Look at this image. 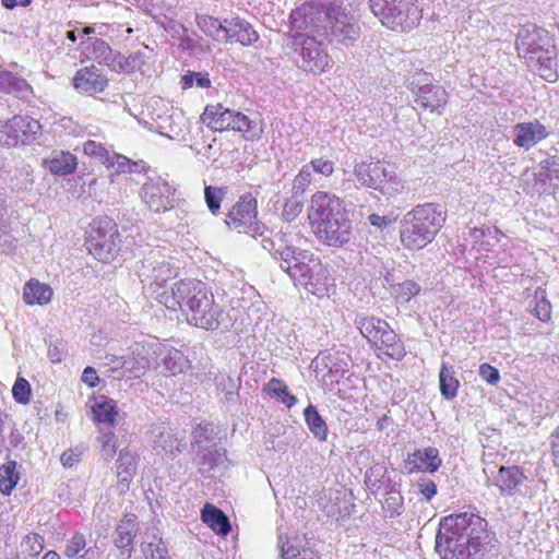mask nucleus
Segmentation results:
<instances>
[{
	"instance_id": "nucleus-1",
	"label": "nucleus",
	"mask_w": 559,
	"mask_h": 559,
	"mask_svg": "<svg viewBox=\"0 0 559 559\" xmlns=\"http://www.w3.org/2000/svg\"><path fill=\"white\" fill-rule=\"evenodd\" d=\"M257 213V200L251 194H245L228 211L225 224L229 229H236L238 233L250 230L254 238L259 237L262 248L271 254L295 285L302 286L318 297L326 295L330 273L320 257L296 246L292 233L253 224Z\"/></svg>"
},
{
	"instance_id": "nucleus-2",
	"label": "nucleus",
	"mask_w": 559,
	"mask_h": 559,
	"mask_svg": "<svg viewBox=\"0 0 559 559\" xmlns=\"http://www.w3.org/2000/svg\"><path fill=\"white\" fill-rule=\"evenodd\" d=\"M487 521L474 512L443 516L436 535L441 559H484Z\"/></svg>"
},
{
	"instance_id": "nucleus-3",
	"label": "nucleus",
	"mask_w": 559,
	"mask_h": 559,
	"mask_svg": "<svg viewBox=\"0 0 559 559\" xmlns=\"http://www.w3.org/2000/svg\"><path fill=\"white\" fill-rule=\"evenodd\" d=\"M308 217L317 239L330 247L350 240L352 221L344 201L333 193L317 191L310 200Z\"/></svg>"
},
{
	"instance_id": "nucleus-4",
	"label": "nucleus",
	"mask_w": 559,
	"mask_h": 559,
	"mask_svg": "<svg viewBox=\"0 0 559 559\" xmlns=\"http://www.w3.org/2000/svg\"><path fill=\"white\" fill-rule=\"evenodd\" d=\"M444 223L445 214L440 204H419L403 216L401 241L407 249H421L436 238Z\"/></svg>"
},
{
	"instance_id": "nucleus-5",
	"label": "nucleus",
	"mask_w": 559,
	"mask_h": 559,
	"mask_svg": "<svg viewBox=\"0 0 559 559\" xmlns=\"http://www.w3.org/2000/svg\"><path fill=\"white\" fill-rule=\"evenodd\" d=\"M416 0H369L372 13L381 23L395 32H406L415 27L420 12Z\"/></svg>"
},
{
	"instance_id": "nucleus-6",
	"label": "nucleus",
	"mask_w": 559,
	"mask_h": 559,
	"mask_svg": "<svg viewBox=\"0 0 559 559\" xmlns=\"http://www.w3.org/2000/svg\"><path fill=\"white\" fill-rule=\"evenodd\" d=\"M138 276L157 300V292L169 290L167 282L177 276V267L159 249H150L136 267Z\"/></svg>"
},
{
	"instance_id": "nucleus-7",
	"label": "nucleus",
	"mask_w": 559,
	"mask_h": 559,
	"mask_svg": "<svg viewBox=\"0 0 559 559\" xmlns=\"http://www.w3.org/2000/svg\"><path fill=\"white\" fill-rule=\"evenodd\" d=\"M86 249L102 262L112 260L120 250L117 224L108 216L93 219L85 241Z\"/></svg>"
},
{
	"instance_id": "nucleus-8",
	"label": "nucleus",
	"mask_w": 559,
	"mask_h": 559,
	"mask_svg": "<svg viewBox=\"0 0 559 559\" xmlns=\"http://www.w3.org/2000/svg\"><path fill=\"white\" fill-rule=\"evenodd\" d=\"M290 28L304 36H323L328 32L329 5L320 1H307L289 15Z\"/></svg>"
},
{
	"instance_id": "nucleus-9",
	"label": "nucleus",
	"mask_w": 559,
	"mask_h": 559,
	"mask_svg": "<svg viewBox=\"0 0 559 559\" xmlns=\"http://www.w3.org/2000/svg\"><path fill=\"white\" fill-rule=\"evenodd\" d=\"M206 285L195 278H186L176 282L169 290H156L157 301L169 310L180 309L187 314L199 300L200 295L206 293Z\"/></svg>"
},
{
	"instance_id": "nucleus-10",
	"label": "nucleus",
	"mask_w": 559,
	"mask_h": 559,
	"mask_svg": "<svg viewBox=\"0 0 559 559\" xmlns=\"http://www.w3.org/2000/svg\"><path fill=\"white\" fill-rule=\"evenodd\" d=\"M357 17L336 1L329 4L328 32L324 37L345 46L354 44L360 36Z\"/></svg>"
},
{
	"instance_id": "nucleus-11",
	"label": "nucleus",
	"mask_w": 559,
	"mask_h": 559,
	"mask_svg": "<svg viewBox=\"0 0 559 559\" xmlns=\"http://www.w3.org/2000/svg\"><path fill=\"white\" fill-rule=\"evenodd\" d=\"M298 69L320 75L331 66V57L325 48L314 36L294 35Z\"/></svg>"
},
{
	"instance_id": "nucleus-12",
	"label": "nucleus",
	"mask_w": 559,
	"mask_h": 559,
	"mask_svg": "<svg viewBox=\"0 0 559 559\" xmlns=\"http://www.w3.org/2000/svg\"><path fill=\"white\" fill-rule=\"evenodd\" d=\"M199 302L186 314L187 321L207 331L228 328L230 320L219 305L215 304L213 294L207 290L200 295Z\"/></svg>"
},
{
	"instance_id": "nucleus-13",
	"label": "nucleus",
	"mask_w": 559,
	"mask_h": 559,
	"mask_svg": "<svg viewBox=\"0 0 559 559\" xmlns=\"http://www.w3.org/2000/svg\"><path fill=\"white\" fill-rule=\"evenodd\" d=\"M555 47L549 32L535 24L522 25L516 34L515 48L520 57L530 60V57H536Z\"/></svg>"
},
{
	"instance_id": "nucleus-14",
	"label": "nucleus",
	"mask_w": 559,
	"mask_h": 559,
	"mask_svg": "<svg viewBox=\"0 0 559 559\" xmlns=\"http://www.w3.org/2000/svg\"><path fill=\"white\" fill-rule=\"evenodd\" d=\"M176 188L162 177L147 178L141 188V198L155 213H164L174 207Z\"/></svg>"
},
{
	"instance_id": "nucleus-15",
	"label": "nucleus",
	"mask_w": 559,
	"mask_h": 559,
	"mask_svg": "<svg viewBox=\"0 0 559 559\" xmlns=\"http://www.w3.org/2000/svg\"><path fill=\"white\" fill-rule=\"evenodd\" d=\"M550 132L539 120L534 119L527 122H519L513 127V143L515 146L531 150L540 141L548 138Z\"/></svg>"
},
{
	"instance_id": "nucleus-16",
	"label": "nucleus",
	"mask_w": 559,
	"mask_h": 559,
	"mask_svg": "<svg viewBox=\"0 0 559 559\" xmlns=\"http://www.w3.org/2000/svg\"><path fill=\"white\" fill-rule=\"evenodd\" d=\"M193 461L205 478H216L223 475L227 467L225 451L218 448L195 451Z\"/></svg>"
},
{
	"instance_id": "nucleus-17",
	"label": "nucleus",
	"mask_w": 559,
	"mask_h": 559,
	"mask_svg": "<svg viewBox=\"0 0 559 559\" xmlns=\"http://www.w3.org/2000/svg\"><path fill=\"white\" fill-rule=\"evenodd\" d=\"M222 43L250 46L259 39L258 32L245 19L238 16L225 19V29Z\"/></svg>"
},
{
	"instance_id": "nucleus-18",
	"label": "nucleus",
	"mask_w": 559,
	"mask_h": 559,
	"mask_svg": "<svg viewBox=\"0 0 559 559\" xmlns=\"http://www.w3.org/2000/svg\"><path fill=\"white\" fill-rule=\"evenodd\" d=\"M405 465L409 466L411 474L416 472L433 474L442 465V459L437 448L427 447L408 453Z\"/></svg>"
},
{
	"instance_id": "nucleus-19",
	"label": "nucleus",
	"mask_w": 559,
	"mask_h": 559,
	"mask_svg": "<svg viewBox=\"0 0 559 559\" xmlns=\"http://www.w3.org/2000/svg\"><path fill=\"white\" fill-rule=\"evenodd\" d=\"M73 86L80 93H102L108 86V79L103 71L95 66L85 67L76 71L73 78Z\"/></svg>"
},
{
	"instance_id": "nucleus-20",
	"label": "nucleus",
	"mask_w": 559,
	"mask_h": 559,
	"mask_svg": "<svg viewBox=\"0 0 559 559\" xmlns=\"http://www.w3.org/2000/svg\"><path fill=\"white\" fill-rule=\"evenodd\" d=\"M426 81L423 84H420V81L417 83L415 80L412 81L411 84L417 87L415 102L424 109H428L431 112L437 111L445 106L448 102L447 92L442 86L431 84L428 78Z\"/></svg>"
},
{
	"instance_id": "nucleus-21",
	"label": "nucleus",
	"mask_w": 559,
	"mask_h": 559,
	"mask_svg": "<svg viewBox=\"0 0 559 559\" xmlns=\"http://www.w3.org/2000/svg\"><path fill=\"white\" fill-rule=\"evenodd\" d=\"M353 173L360 186L374 190H378L382 181H385L386 176H389L385 163L380 160L357 163Z\"/></svg>"
},
{
	"instance_id": "nucleus-22",
	"label": "nucleus",
	"mask_w": 559,
	"mask_h": 559,
	"mask_svg": "<svg viewBox=\"0 0 559 559\" xmlns=\"http://www.w3.org/2000/svg\"><path fill=\"white\" fill-rule=\"evenodd\" d=\"M527 67L542 79L548 82H555L559 76V61L557 58L556 46L547 52L540 53L536 57H530L526 61Z\"/></svg>"
},
{
	"instance_id": "nucleus-23",
	"label": "nucleus",
	"mask_w": 559,
	"mask_h": 559,
	"mask_svg": "<svg viewBox=\"0 0 559 559\" xmlns=\"http://www.w3.org/2000/svg\"><path fill=\"white\" fill-rule=\"evenodd\" d=\"M236 112L237 110L224 107L222 104L207 105L201 119L214 131H228L231 130Z\"/></svg>"
},
{
	"instance_id": "nucleus-24",
	"label": "nucleus",
	"mask_w": 559,
	"mask_h": 559,
	"mask_svg": "<svg viewBox=\"0 0 559 559\" xmlns=\"http://www.w3.org/2000/svg\"><path fill=\"white\" fill-rule=\"evenodd\" d=\"M43 166L55 176H67L75 171L78 158L69 151L53 150L43 158Z\"/></svg>"
},
{
	"instance_id": "nucleus-25",
	"label": "nucleus",
	"mask_w": 559,
	"mask_h": 559,
	"mask_svg": "<svg viewBox=\"0 0 559 559\" xmlns=\"http://www.w3.org/2000/svg\"><path fill=\"white\" fill-rule=\"evenodd\" d=\"M40 124L37 120L28 116H14L9 120V129L17 132L9 143L11 144H29L36 139L37 133L40 131Z\"/></svg>"
},
{
	"instance_id": "nucleus-26",
	"label": "nucleus",
	"mask_w": 559,
	"mask_h": 559,
	"mask_svg": "<svg viewBox=\"0 0 559 559\" xmlns=\"http://www.w3.org/2000/svg\"><path fill=\"white\" fill-rule=\"evenodd\" d=\"M521 467L516 465L500 466L498 475L495 478V485L499 488L500 495L503 497H512L515 495L518 487L525 479Z\"/></svg>"
},
{
	"instance_id": "nucleus-27",
	"label": "nucleus",
	"mask_w": 559,
	"mask_h": 559,
	"mask_svg": "<svg viewBox=\"0 0 559 559\" xmlns=\"http://www.w3.org/2000/svg\"><path fill=\"white\" fill-rule=\"evenodd\" d=\"M231 130L240 132L246 141H259L263 134V122L259 115H245L241 111L236 112Z\"/></svg>"
},
{
	"instance_id": "nucleus-28",
	"label": "nucleus",
	"mask_w": 559,
	"mask_h": 559,
	"mask_svg": "<svg viewBox=\"0 0 559 559\" xmlns=\"http://www.w3.org/2000/svg\"><path fill=\"white\" fill-rule=\"evenodd\" d=\"M0 88L19 98H27L33 93L26 80L7 70H0Z\"/></svg>"
},
{
	"instance_id": "nucleus-29",
	"label": "nucleus",
	"mask_w": 559,
	"mask_h": 559,
	"mask_svg": "<svg viewBox=\"0 0 559 559\" xmlns=\"http://www.w3.org/2000/svg\"><path fill=\"white\" fill-rule=\"evenodd\" d=\"M460 381L455 376L454 367L445 361L441 362L439 371V389L443 399L451 401L457 396Z\"/></svg>"
},
{
	"instance_id": "nucleus-30",
	"label": "nucleus",
	"mask_w": 559,
	"mask_h": 559,
	"mask_svg": "<svg viewBox=\"0 0 559 559\" xmlns=\"http://www.w3.org/2000/svg\"><path fill=\"white\" fill-rule=\"evenodd\" d=\"M135 526V520L130 516H124L117 525L115 546L121 550V555L131 556Z\"/></svg>"
},
{
	"instance_id": "nucleus-31",
	"label": "nucleus",
	"mask_w": 559,
	"mask_h": 559,
	"mask_svg": "<svg viewBox=\"0 0 559 559\" xmlns=\"http://www.w3.org/2000/svg\"><path fill=\"white\" fill-rule=\"evenodd\" d=\"M304 418L313 438L319 442H325L328 439L329 429L317 406L310 403L304 409Z\"/></svg>"
},
{
	"instance_id": "nucleus-32",
	"label": "nucleus",
	"mask_w": 559,
	"mask_h": 559,
	"mask_svg": "<svg viewBox=\"0 0 559 559\" xmlns=\"http://www.w3.org/2000/svg\"><path fill=\"white\" fill-rule=\"evenodd\" d=\"M201 519L217 534L227 535L230 531L227 515L214 506L205 504L201 511Z\"/></svg>"
},
{
	"instance_id": "nucleus-33",
	"label": "nucleus",
	"mask_w": 559,
	"mask_h": 559,
	"mask_svg": "<svg viewBox=\"0 0 559 559\" xmlns=\"http://www.w3.org/2000/svg\"><path fill=\"white\" fill-rule=\"evenodd\" d=\"M192 449L194 451L217 448V432L212 423L198 425L192 432Z\"/></svg>"
},
{
	"instance_id": "nucleus-34",
	"label": "nucleus",
	"mask_w": 559,
	"mask_h": 559,
	"mask_svg": "<svg viewBox=\"0 0 559 559\" xmlns=\"http://www.w3.org/2000/svg\"><path fill=\"white\" fill-rule=\"evenodd\" d=\"M52 297V289L46 284L31 280L24 288L23 299L27 305H46Z\"/></svg>"
},
{
	"instance_id": "nucleus-35",
	"label": "nucleus",
	"mask_w": 559,
	"mask_h": 559,
	"mask_svg": "<svg viewBox=\"0 0 559 559\" xmlns=\"http://www.w3.org/2000/svg\"><path fill=\"white\" fill-rule=\"evenodd\" d=\"M263 392L275 397L280 403L286 407L292 408L298 402V399L289 392V389L284 380L272 378L263 386Z\"/></svg>"
},
{
	"instance_id": "nucleus-36",
	"label": "nucleus",
	"mask_w": 559,
	"mask_h": 559,
	"mask_svg": "<svg viewBox=\"0 0 559 559\" xmlns=\"http://www.w3.org/2000/svg\"><path fill=\"white\" fill-rule=\"evenodd\" d=\"M92 414L95 421L112 425L118 409L114 400L100 396L92 405Z\"/></svg>"
},
{
	"instance_id": "nucleus-37",
	"label": "nucleus",
	"mask_w": 559,
	"mask_h": 559,
	"mask_svg": "<svg viewBox=\"0 0 559 559\" xmlns=\"http://www.w3.org/2000/svg\"><path fill=\"white\" fill-rule=\"evenodd\" d=\"M379 350H383L392 359L401 360L405 357L406 350L399 335L391 328L379 343Z\"/></svg>"
},
{
	"instance_id": "nucleus-38",
	"label": "nucleus",
	"mask_w": 559,
	"mask_h": 559,
	"mask_svg": "<svg viewBox=\"0 0 559 559\" xmlns=\"http://www.w3.org/2000/svg\"><path fill=\"white\" fill-rule=\"evenodd\" d=\"M88 40H91V57L95 59L99 64H104L109 69H112V64L116 61V53L109 44L100 38H88Z\"/></svg>"
},
{
	"instance_id": "nucleus-39",
	"label": "nucleus",
	"mask_w": 559,
	"mask_h": 559,
	"mask_svg": "<svg viewBox=\"0 0 559 559\" xmlns=\"http://www.w3.org/2000/svg\"><path fill=\"white\" fill-rule=\"evenodd\" d=\"M195 23L206 36L222 43V39L224 38L225 19L219 21L218 19L210 15L197 14Z\"/></svg>"
},
{
	"instance_id": "nucleus-40",
	"label": "nucleus",
	"mask_w": 559,
	"mask_h": 559,
	"mask_svg": "<svg viewBox=\"0 0 559 559\" xmlns=\"http://www.w3.org/2000/svg\"><path fill=\"white\" fill-rule=\"evenodd\" d=\"M155 449L165 454L176 455L181 452L178 443V438L173 429L164 427L155 436Z\"/></svg>"
},
{
	"instance_id": "nucleus-41",
	"label": "nucleus",
	"mask_w": 559,
	"mask_h": 559,
	"mask_svg": "<svg viewBox=\"0 0 559 559\" xmlns=\"http://www.w3.org/2000/svg\"><path fill=\"white\" fill-rule=\"evenodd\" d=\"M281 559H319L318 555L311 549H299L288 538L284 540L282 536L278 538Z\"/></svg>"
},
{
	"instance_id": "nucleus-42",
	"label": "nucleus",
	"mask_w": 559,
	"mask_h": 559,
	"mask_svg": "<svg viewBox=\"0 0 559 559\" xmlns=\"http://www.w3.org/2000/svg\"><path fill=\"white\" fill-rule=\"evenodd\" d=\"M144 64V58L141 52H134L128 57L122 56L120 52L116 53V61L112 64V71L131 73L140 70Z\"/></svg>"
},
{
	"instance_id": "nucleus-43",
	"label": "nucleus",
	"mask_w": 559,
	"mask_h": 559,
	"mask_svg": "<svg viewBox=\"0 0 559 559\" xmlns=\"http://www.w3.org/2000/svg\"><path fill=\"white\" fill-rule=\"evenodd\" d=\"M15 468L16 463L13 461L0 466V491L5 496H9L17 484L19 474Z\"/></svg>"
},
{
	"instance_id": "nucleus-44",
	"label": "nucleus",
	"mask_w": 559,
	"mask_h": 559,
	"mask_svg": "<svg viewBox=\"0 0 559 559\" xmlns=\"http://www.w3.org/2000/svg\"><path fill=\"white\" fill-rule=\"evenodd\" d=\"M227 193V187L205 186L204 200L209 211L213 215H217L221 210L223 199Z\"/></svg>"
},
{
	"instance_id": "nucleus-45",
	"label": "nucleus",
	"mask_w": 559,
	"mask_h": 559,
	"mask_svg": "<svg viewBox=\"0 0 559 559\" xmlns=\"http://www.w3.org/2000/svg\"><path fill=\"white\" fill-rule=\"evenodd\" d=\"M534 300L535 305L532 309L534 316H536L543 322L549 321L551 318V305L550 301L546 298V292L538 288L535 292Z\"/></svg>"
},
{
	"instance_id": "nucleus-46",
	"label": "nucleus",
	"mask_w": 559,
	"mask_h": 559,
	"mask_svg": "<svg viewBox=\"0 0 559 559\" xmlns=\"http://www.w3.org/2000/svg\"><path fill=\"white\" fill-rule=\"evenodd\" d=\"M152 346L143 342H133L129 346V354L134 357L136 364L145 370L151 366Z\"/></svg>"
},
{
	"instance_id": "nucleus-47",
	"label": "nucleus",
	"mask_w": 559,
	"mask_h": 559,
	"mask_svg": "<svg viewBox=\"0 0 559 559\" xmlns=\"http://www.w3.org/2000/svg\"><path fill=\"white\" fill-rule=\"evenodd\" d=\"M384 508L390 512L391 516L400 515L404 511V498L395 486H391L385 495Z\"/></svg>"
},
{
	"instance_id": "nucleus-48",
	"label": "nucleus",
	"mask_w": 559,
	"mask_h": 559,
	"mask_svg": "<svg viewBox=\"0 0 559 559\" xmlns=\"http://www.w3.org/2000/svg\"><path fill=\"white\" fill-rule=\"evenodd\" d=\"M420 285L414 281L407 280L396 285L394 296L399 302H408L413 297L420 293Z\"/></svg>"
},
{
	"instance_id": "nucleus-49",
	"label": "nucleus",
	"mask_w": 559,
	"mask_h": 559,
	"mask_svg": "<svg viewBox=\"0 0 559 559\" xmlns=\"http://www.w3.org/2000/svg\"><path fill=\"white\" fill-rule=\"evenodd\" d=\"M44 543L45 540L41 535L37 533H29L23 538L21 548L22 551L27 556L35 557L43 551L45 547Z\"/></svg>"
},
{
	"instance_id": "nucleus-50",
	"label": "nucleus",
	"mask_w": 559,
	"mask_h": 559,
	"mask_svg": "<svg viewBox=\"0 0 559 559\" xmlns=\"http://www.w3.org/2000/svg\"><path fill=\"white\" fill-rule=\"evenodd\" d=\"M46 343L48 345L47 355L52 364H60L66 359L68 355L67 343L62 338L50 337L49 341H46Z\"/></svg>"
},
{
	"instance_id": "nucleus-51",
	"label": "nucleus",
	"mask_w": 559,
	"mask_h": 559,
	"mask_svg": "<svg viewBox=\"0 0 559 559\" xmlns=\"http://www.w3.org/2000/svg\"><path fill=\"white\" fill-rule=\"evenodd\" d=\"M388 175L385 181H382L381 187L378 190L385 197L392 198L399 194L403 189L404 185L401 179L397 178L394 171L388 169Z\"/></svg>"
},
{
	"instance_id": "nucleus-52",
	"label": "nucleus",
	"mask_w": 559,
	"mask_h": 559,
	"mask_svg": "<svg viewBox=\"0 0 559 559\" xmlns=\"http://www.w3.org/2000/svg\"><path fill=\"white\" fill-rule=\"evenodd\" d=\"M377 322H382V319L376 317H364L357 316L355 319V324L360 331L361 335L367 338L369 342L371 337H373V333H376Z\"/></svg>"
},
{
	"instance_id": "nucleus-53",
	"label": "nucleus",
	"mask_w": 559,
	"mask_h": 559,
	"mask_svg": "<svg viewBox=\"0 0 559 559\" xmlns=\"http://www.w3.org/2000/svg\"><path fill=\"white\" fill-rule=\"evenodd\" d=\"M32 389L29 382L24 378H17L12 388V395L14 400L23 405L31 401Z\"/></svg>"
},
{
	"instance_id": "nucleus-54",
	"label": "nucleus",
	"mask_w": 559,
	"mask_h": 559,
	"mask_svg": "<svg viewBox=\"0 0 559 559\" xmlns=\"http://www.w3.org/2000/svg\"><path fill=\"white\" fill-rule=\"evenodd\" d=\"M301 195L294 194L290 199L286 200L282 215L286 222L294 221L302 212Z\"/></svg>"
},
{
	"instance_id": "nucleus-55",
	"label": "nucleus",
	"mask_w": 559,
	"mask_h": 559,
	"mask_svg": "<svg viewBox=\"0 0 559 559\" xmlns=\"http://www.w3.org/2000/svg\"><path fill=\"white\" fill-rule=\"evenodd\" d=\"M312 179V171L310 170V166H302L298 175L295 177L293 182V193L301 195L305 193L306 189L310 185Z\"/></svg>"
},
{
	"instance_id": "nucleus-56",
	"label": "nucleus",
	"mask_w": 559,
	"mask_h": 559,
	"mask_svg": "<svg viewBox=\"0 0 559 559\" xmlns=\"http://www.w3.org/2000/svg\"><path fill=\"white\" fill-rule=\"evenodd\" d=\"M83 151L86 155L98 158L103 164L114 165L108 151L95 141L85 142Z\"/></svg>"
},
{
	"instance_id": "nucleus-57",
	"label": "nucleus",
	"mask_w": 559,
	"mask_h": 559,
	"mask_svg": "<svg viewBox=\"0 0 559 559\" xmlns=\"http://www.w3.org/2000/svg\"><path fill=\"white\" fill-rule=\"evenodd\" d=\"M168 126L162 127L166 131H160L162 134L168 136L171 140L179 139L182 135V126L185 117L179 114L176 117L174 115L168 117Z\"/></svg>"
},
{
	"instance_id": "nucleus-58",
	"label": "nucleus",
	"mask_w": 559,
	"mask_h": 559,
	"mask_svg": "<svg viewBox=\"0 0 559 559\" xmlns=\"http://www.w3.org/2000/svg\"><path fill=\"white\" fill-rule=\"evenodd\" d=\"M85 546V536L81 533H75L66 544L64 556L70 559L75 558Z\"/></svg>"
},
{
	"instance_id": "nucleus-59",
	"label": "nucleus",
	"mask_w": 559,
	"mask_h": 559,
	"mask_svg": "<svg viewBox=\"0 0 559 559\" xmlns=\"http://www.w3.org/2000/svg\"><path fill=\"white\" fill-rule=\"evenodd\" d=\"M143 552L150 559H170L166 544L162 539L148 543Z\"/></svg>"
},
{
	"instance_id": "nucleus-60",
	"label": "nucleus",
	"mask_w": 559,
	"mask_h": 559,
	"mask_svg": "<svg viewBox=\"0 0 559 559\" xmlns=\"http://www.w3.org/2000/svg\"><path fill=\"white\" fill-rule=\"evenodd\" d=\"M386 468L381 464H374L369 467L365 475V481L370 488H380L381 479L383 478Z\"/></svg>"
},
{
	"instance_id": "nucleus-61",
	"label": "nucleus",
	"mask_w": 559,
	"mask_h": 559,
	"mask_svg": "<svg viewBox=\"0 0 559 559\" xmlns=\"http://www.w3.org/2000/svg\"><path fill=\"white\" fill-rule=\"evenodd\" d=\"M117 469H119V474H134L135 473V463L134 456L127 450L123 449L120 451L118 460H117Z\"/></svg>"
},
{
	"instance_id": "nucleus-62",
	"label": "nucleus",
	"mask_w": 559,
	"mask_h": 559,
	"mask_svg": "<svg viewBox=\"0 0 559 559\" xmlns=\"http://www.w3.org/2000/svg\"><path fill=\"white\" fill-rule=\"evenodd\" d=\"M416 487L418 488V492L427 502L437 495V485L432 479L428 477H420L416 483Z\"/></svg>"
},
{
	"instance_id": "nucleus-63",
	"label": "nucleus",
	"mask_w": 559,
	"mask_h": 559,
	"mask_svg": "<svg viewBox=\"0 0 559 559\" xmlns=\"http://www.w3.org/2000/svg\"><path fill=\"white\" fill-rule=\"evenodd\" d=\"M307 166H310V170L312 173H317L325 177L331 176L334 171V164L329 159L314 158L307 164Z\"/></svg>"
},
{
	"instance_id": "nucleus-64",
	"label": "nucleus",
	"mask_w": 559,
	"mask_h": 559,
	"mask_svg": "<svg viewBox=\"0 0 559 559\" xmlns=\"http://www.w3.org/2000/svg\"><path fill=\"white\" fill-rule=\"evenodd\" d=\"M479 376L491 385H496L500 381L499 370L487 362L479 366Z\"/></svg>"
}]
</instances>
